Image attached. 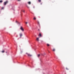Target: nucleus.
Instances as JSON below:
<instances>
[{
    "label": "nucleus",
    "instance_id": "nucleus-1",
    "mask_svg": "<svg viewBox=\"0 0 74 74\" xmlns=\"http://www.w3.org/2000/svg\"><path fill=\"white\" fill-rule=\"evenodd\" d=\"M8 1H6L4 2L3 5H7V4H8Z\"/></svg>",
    "mask_w": 74,
    "mask_h": 74
},
{
    "label": "nucleus",
    "instance_id": "nucleus-2",
    "mask_svg": "<svg viewBox=\"0 0 74 74\" xmlns=\"http://www.w3.org/2000/svg\"><path fill=\"white\" fill-rule=\"evenodd\" d=\"M20 29L22 31V32H23V31H24V29H23V27H21Z\"/></svg>",
    "mask_w": 74,
    "mask_h": 74
},
{
    "label": "nucleus",
    "instance_id": "nucleus-3",
    "mask_svg": "<svg viewBox=\"0 0 74 74\" xmlns=\"http://www.w3.org/2000/svg\"><path fill=\"white\" fill-rule=\"evenodd\" d=\"M27 55L28 56H32V55H30L29 54H28V53H27Z\"/></svg>",
    "mask_w": 74,
    "mask_h": 74
},
{
    "label": "nucleus",
    "instance_id": "nucleus-4",
    "mask_svg": "<svg viewBox=\"0 0 74 74\" xmlns=\"http://www.w3.org/2000/svg\"><path fill=\"white\" fill-rule=\"evenodd\" d=\"M19 35L20 37V38H21V37H22V34L21 33H20V34Z\"/></svg>",
    "mask_w": 74,
    "mask_h": 74
},
{
    "label": "nucleus",
    "instance_id": "nucleus-5",
    "mask_svg": "<svg viewBox=\"0 0 74 74\" xmlns=\"http://www.w3.org/2000/svg\"><path fill=\"white\" fill-rule=\"evenodd\" d=\"M36 40L37 41H39V38H36Z\"/></svg>",
    "mask_w": 74,
    "mask_h": 74
},
{
    "label": "nucleus",
    "instance_id": "nucleus-6",
    "mask_svg": "<svg viewBox=\"0 0 74 74\" xmlns=\"http://www.w3.org/2000/svg\"><path fill=\"white\" fill-rule=\"evenodd\" d=\"M28 3L29 4H31V2H28Z\"/></svg>",
    "mask_w": 74,
    "mask_h": 74
},
{
    "label": "nucleus",
    "instance_id": "nucleus-7",
    "mask_svg": "<svg viewBox=\"0 0 74 74\" xmlns=\"http://www.w3.org/2000/svg\"><path fill=\"white\" fill-rule=\"evenodd\" d=\"M39 36H40V37H41V34L40 33L39 34Z\"/></svg>",
    "mask_w": 74,
    "mask_h": 74
},
{
    "label": "nucleus",
    "instance_id": "nucleus-8",
    "mask_svg": "<svg viewBox=\"0 0 74 74\" xmlns=\"http://www.w3.org/2000/svg\"><path fill=\"white\" fill-rule=\"evenodd\" d=\"M1 52L2 53H4L5 51H4V50H3V51H2Z\"/></svg>",
    "mask_w": 74,
    "mask_h": 74
},
{
    "label": "nucleus",
    "instance_id": "nucleus-9",
    "mask_svg": "<svg viewBox=\"0 0 74 74\" xmlns=\"http://www.w3.org/2000/svg\"><path fill=\"white\" fill-rule=\"evenodd\" d=\"M40 55L38 54V58H39V57H40Z\"/></svg>",
    "mask_w": 74,
    "mask_h": 74
},
{
    "label": "nucleus",
    "instance_id": "nucleus-10",
    "mask_svg": "<svg viewBox=\"0 0 74 74\" xmlns=\"http://www.w3.org/2000/svg\"><path fill=\"white\" fill-rule=\"evenodd\" d=\"M37 23L38 24H39V25H40V23H39V21H37Z\"/></svg>",
    "mask_w": 74,
    "mask_h": 74
},
{
    "label": "nucleus",
    "instance_id": "nucleus-11",
    "mask_svg": "<svg viewBox=\"0 0 74 74\" xmlns=\"http://www.w3.org/2000/svg\"><path fill=\"white\" fill-rule=\"evenodd\" d=\"M34 20H36V18L34 17Z\"/></svg>",
    "mask_w": 74,
    "mask_h": 74
},
{
    "label": "nucleus",
    "instance_id": "nucleus-12",
    "mask_svg": "<svg viewBox=\"0 0 74 74\" xmlns=\"http://www.w3.org/2000/svg\"><path fill=\"white\" fill-rule=\"evenodd\" d=\"M4 7H2L1 8V9H2V10H4Z\"/></svg>",
    "mask_w": 74,
    "mask_h": 74
},
{
    "label": "nucleus",
    "instance_id": "nucleus-13",
    "mask_svg": "<svg viewBox=\"0 0 74 74\" xmlns=\"http://www.w3.org/2000/svg\"><path fill=\"white\" fill-rule=\"evenodd\" d=\"M47 45L48 47H49V45L48 44H47Z\"/></svg>",
    "mask_w": 74,
    "mask_h": 74
},
{
    "label": "nucleus",
    "instance_id": "nucleus-14",
    "mask_svg": "<svg viewBox=\"0 0 74 74\" xmlns=\"http://www.w3.org/2000/svg\"><path fill=\"white\" fill-rule=\"evenodd\" d=\"M2 2H3V1L1 0L0 1V3H1Z\"/></svg>",
    "mask_w": 74,
    "mask_h": 74
},
{
    "label": "nucleus",
    "instance_id": "nucleus-15",
    "mask_svg": "<svg viewBox=\"0 0 74 74\" xmlns=\"http://www.w3.org/2000/svg\"><path fill=\"white\" fill-rule=\"evenodd\" d=\"M53 51H55V49H53Z\"/></svg>",
    "mask_w": 74,
    "mask_h": 74
},
{
    "label": "nucleus",
    "instance_id": "nucleus-16",
    "mask_svg": "<svg viewBox=\"0 0 74 74\" xmlns=\"http://www.w3.org/2000/svg\"><path fill=\"white\" fill-rule=\"evenodd\" d=\"M39 2H41V0H38Z\"/></svg>",
    "mask_w": 74,
    "mask_h": 74
},
{
    "label": "nucleus",
    "instance_id": "nucleus-17",
    "mask_svg": "<svg viewBox=\"0 0 74 74\" xmlns=\"http://www.w3.org/2000/svg\"><path fill=\"white\" fill-rule=\"evenodd\" d=\"M22 12H23L25 13V11L24 10H22Z\"/></svg>",
    "mask_w": 74,
    "mask_h": 74
},
{
    "label": "nucleus",
    "instance_id": "nucleus-18",
    "mask_svg": "<svg viewBox=\"0 0 74 74\" xmlns=\"http://www.w3.org/2000/svg\"><path fill=\"white\" fill-rule=\"evenodd\" d=\"M66 69L67 70H69V69L67 68H66Z\"/></svg>",
    "mask_w": 74,
    "mask_h": 74
},
{
    "label": "nucleus",
    "instance_id": "nucleus-19",
    "mask_svg": "<svg viewBox=\"0 0 74 74\" xmlns=\"http://www.w3.org/2000/svg\"><path fill=\"white\" fill-rule=\"evenodd\" d=\"M27 23H28L27 22H26L25 23L26 24H27Z\"/></svg>",
    "mask_w": 74,
    "mask_h": 74
},
{
    "label": "nucleus",
    "instance_id": "nucleus-20",
    "mask_svg": "<svg viewBox=\"0 0 74 74\" xmlns=\"http://www.w3.org/2000/svg\"><path fill=\"white\" fill-rule=\"evenodd\" d=\"M16 23H18V22H17V21H16Z\"/></svg>",
    "mask_w": 74,
    "mask_h": 74
},
{
    "label": "nucleus",
    "instance_id": "nucleus-21",
    "mask_svg": "<svg viewBox=\"0 0 74 74\" xmlns=\"http://www.w3.org/2000/svg\"><path fill=\"white\" fill-rule=\"evenodd\" d=\"M38 31H40V29H38Z\"/></svg>",
    "mask_w": 74,
    "mask_h": 74
},
{
    "label": "nucleus",
    "instance_id": "nucleus-22",
    "mask_svg": "<svg viewBox=\"0 0 74 74\" xmlns=\"http://www.w3.org/2000/svg\"><path fill=\"white\" fill-rule=\"evenodd\" d=\"M18 0V1H21V0Z\"/></svg>",
    "mask_w": 74,
    "mask_h": 74
},
{
    "label": "nucleus",
    "instance_id": "nucleus-23",
    "mask_svg": "<svg viewBox=\"0 0 74 74\" xmlns=\"http://www.w3.org/2000/svg\"><path fill=\"white\" fill-rule=\"evenodd\" d=\"M41 55H42V56H43V54H42Z\"/></svg>",
    "mask_w": 74,
    "mask_h": 74
},
{
    "label": "nucleus",
    "instance_id": "nucleus-24",
    "mask_svg": "<svg viewBox=\"0 0 74 74\" xmlns=\"http://www.w3.org/2000/svg\"><path fill=\"white\" fill-rule=\"evenodd\" d=\"M6 52V53H7V52Z\"/></svg>",
    "mask_w": 74,
    "mask_h": 74
},
{
    "label": "nucleus",
    "instance_id": "nucleus-25",
    "mask_svg": "<svg viewBox=\"0 0 74 74\" xmlns=\"http://www.w3.org/2000/svg\"><path fill=\"white\" fill-rule=\"evenodd\" d=\"M22 52H21V53H22Z\"/></svg>",
    "mask_w": 74,
    "mask_h": 74
}]
</instances>
